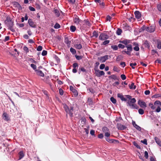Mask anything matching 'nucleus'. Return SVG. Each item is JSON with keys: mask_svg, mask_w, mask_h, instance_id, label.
<instances>
[{"mask_svg": "<svg viewBox=\"0 0 161 161\" xmlns=\"http://www.w3.org/2000/svg\"><path fill=\"white\" fill-rule=\"evenodd\" d=\"M85 24L88 26L90 27L91 25V23L89 22V21L87 20H84V21H83V22Z\"/></svg>", "mask_w": 161, "mask_h": 161, "instance_id": "28", "label": "nucleus"}, {"mask_svg": "<svg viewBox=\"0 0 161 161\" xmlns=\"http://www.w3.org/2000/svg\"><path fill=\"white\" fill-rule=\"evenodd\" d=\"M19 159L18 160H20L22 158L25 156V154H24L23 151H20L19 153Z\"/></svg>", "mask_w": 161, "mask_h": 161, "instance_id": "19", "label": "nucleus"}, {"mask_svg": "<svg viewBox=\"0 0 161 161\" xmlns=\"http://www.w3.org/2000/svg\"><path fill=\"white\" fill-rule=\"evenodd\" d=\"M129 87L130 89H135L136 88V86L134 85V83H132L130 85H129Z\"/></svg>", "mask_w": 161, "mask_h": 161, "instance_id": "30", "label": "nucleus"}, {"mask_svg": "<svg viewBox=\"0 0 161 161\" xmlns=\"http://www.w3.org/2000/svg\"><path fill=\"white\" fill-rule=\"evenodd\" d=\"M110 135V133L108 132H105L104 134V136L106 137H108Z\"/></svg>", "mask_w": 161, "mask_h": 161, "instance_id": "61", "label": "nucleus"}, {"mask_svg": "<svg viewBox=\"0 0 161 161\" xmlns=\"http://www.w3.org/2000/svg\"><path fill=\"white\" fill-rule=\"evenodd\" d=\"M118 47L119 48L124 49L125 47V45L121 44V43H120L118 44Z\"/></svg>", "mask_w": 161, "mask_h": 161, "instance_id": "34", "label": "nucleus"}, {"mask_svg": "<svg viewBox=\"0 0 161 161\" xmlns=\"http://www.w3.org/2000/svg\"><path fill=\"white\" fill-rule=\"evenodd\" d=\"M129 106H130V108L131 109H138L139 108L136 105L134 104H132L131 105H130Z\"/></svg>", "mask_w": 161, "mask_h": 161, "instance_id": "26", "label": "nucleus"}, {"mask_svg": "<svg viewBox=\"0 0 161 161\" xmlns=\"http://www.w3.org/2000/svg\"><path fill=\"white\" fill-rule=\"evenodd\" d=\"M109 40H105L103 42V44L104 45H106L108 44L109 43Z\"/></svg>", "mask_w": 161, "mask_h": 161, "instance_id": "57", "label": "nucleus"}, {"mask_svg": "<svg viewBox=\"0 0 161 161\" xmlns=\"http://www.w3.org/2000/svg\"><path fill=\"white\" fill-rule=\"evenodd\" d=\"M145 29L147 32L151 33L155 31V28L154 26L153 25L150 26V27H146Z\"/></svg>", "mask_w": 161, "mask_h": 161, "instance_id": "6", "label": "nucleus"}, {"mask_svg": "<svg viewBox=\"0 0 161 161\" xmlns=\"http://www.w3.org/2000/svg\"><path fill=\"white\" fill-rule=\"evenodd\" d=\"M110 101L111 102L114 104H115L116 103V100L115 99L114 97H111L110 98Z\"/></svg>", "mask_w": 161, "mask_h": 161, "instance_id": "35", "label": "nucleus"}, {"mask_svg": "<svg viewBox=\"0 0 161 161\" xmlns=\"http://www.w3.org/2000/svg\"><path fill=\"white\" fill-rule=\"evenodd\" d=\"M75 47L78 49H80L82 48V45L81 44H76L75 45Z\"/></svg>", "mask_w": 161, "mask_h": 161, "instance_id": "27", "label": "nucleus"}, {"mask_svg": "<svg viewBox=\"0 0 161 161\" xmlns=\"http://www.w3.org/2000/svg\"><path fill=\"white\" fill-rule=\"evenodd\" d=\"M35 72L36 74L41 76L43 77L44 76V74L42 72V71L39 69L36 70Z\"/></svg>", "mask_w": 161, "mask_h": 161, "instance_id": "17", "label": "nucleus"}, {"mask_svg": "<svg viewBox=\"0 0 161 161\" xmlns=\"http://www.w3.org/2000/svg\"><path fill=\"white\" fill-rule=\"evenodd\" d=\"M54 28L55 29H58L60 28V25L58 23H56L54 25Z\"/></svg>", "mask_w": 161, "mask_h": 161, "instance_id": "44", "label": "nucleus"}, {"mask_svg": "<svg viewBox=\"0 0 161 161\" xmlns=\"http://www.w3.org/2000/svg\"><path fill=\"white\" fill-rule=\"evenodd\" d=\"M110 77L114 80H116L117 79V77L114 75H112L110 76Z\"/></svg>", "mask_w": 161, "mask_h": 161, "instance_id": "49", "label": "nucleus"}, {"mask_svg": "<svg viewBox=\"0 0 161 161\" xmlns=\"http://www.w3.org/2000/svg\"><path fill=\"white\" fill-rule=\"evenodd\" d=\"M149 106L153 110L155 109L156 108L155 106H154L153 104V103H149Z\"/></svg>", "mask_w": 161, "mask_h": 161, "instance_id": "36", "label": "nucleus"}, {"mask_svg": "<svg viewBox=\"0 0 161 161\" xmlns=\"http://www.w3.org/2000/svg\"><path fill=\"white\" fill-rule=\"evenodd\" d=\"M42 47L41 46H39L37 47L36 50L37 51H41L42 50Z\"/></svg>", "mask_w": 161, "mask_h": 161, "instance_id": "64", "label": "nucleus"}, {"mask_svg": "<svg viewBox=\"0 0 161 161\" xmlns=\"http://www.w3.org/2000/svg\"><path fill=\"white\" fill-rule=\"evenodd\" d=\"M57 17H59L60 15L59 11L57 9H54L53 11Z\"/></svg>", "mask_w": 161, "mask_h": 161, "instance_id": "24", "label": "nucleus"}, {"mask_svg": "<svg viewBox=\"0 0 161 161\" xmlns=\"http://www.w3.org/2000/svg\"><path fill=\"white\" fill-rule=\"evenodd\" d=\"M31 67L34 70H35V71L36 70H37L36 69V65L33 64H31Z\"/></svg>", "mask_w": 161, "mask_h": 161, "instance_id": "41", "label": "nucleus"}, {"mask_svg": "<svg viewBox=\"0 0 161 161\" xmlns=\"http://www.w3.org/2000/svg\"><path fill=\"white\" fill-rule=\"evenodd\" d=\"M105 139L107 142L110 143H114L115 142H118V141L116 140L113 139H110L108 137H105Z\"/></svg>", "mask_w": 161, "mask_h": 161, "instance_id": "18", "label": "nucleus"}, {"mask_svg": "<svg viewBox=\"0 0 161 161\" xmlns=\"http://www.w3.org/2000/svg\"><path fill=\"white\" fill-rule=\"evenodd\" d=\"M143 45L145 47L148 49H149L150 47L149 43V42L147 40H146L144 41L143 43Z\"/></svg>", "mask_w": 161, "mask_h": 161, "instance_id": "22", "label": "nucleus"}, {"mask_svg": "<svg viewBox=\"0 0 161 161\" xmlns=\"http://www.w3.org/2000/svg\"><path fill=\"white\" fill-rule=\"evenodd\" d=\"M133 49L136 51H138L139 50V48L138 47V45L136 46L133 48Z\"/></svg>", "mask_w": 161, "mask_h": 161, "instance_id": "51", "label": "nucleus"}, {"mask_svg": "<svg viewBox=\"0 0 161 161\" xmlns=\"http://www.w3.org/2000/svg\"><path fill=\"white\" fill-rule=\"evenodd\" d=\"M135 17L137 19H140L141 17V14L139 11H136L134 12Z\"/></svg>", "mask_w": 161, "mask_h": 161, "instance_id": "16", "label": "nucleus"}, {"mask_svg": "<svg viewBox=\"0 0 161 161\" xmlns=\"http://www.w3.org/2000/svg\"><path fill=\"white\" fill-rule=\"evenodd\" d=\"M154 140L161 147V141L157 137H155Z\"/></svg>", "mask_w": 161, "mask_h": 161, "instance_id": "25", "label": "nucleus"}, {"mask_svg": "<svg viewBox=\"0 0 161 161\" xmlns=\"http://www.w3.org/2000/svg\"><path fill=\"white\" fill-rule=\"evenodd\" d=\"M14 25V22L13 21L8 23V29L13 32H14L15 31L14 29L13 28Z\"/></svg>", "mask_w": 161, "mask_h": 161, "instance_id": "9", "label": "nucleus"}, {"mask_svg": "<svg viewBox=\"0 0 161 161\" xmlns=\"http://www.w3.org/2000/svg\"><path fill=\"white\" fill-rule=\"evenodd\" d=\"M157 47L158 49H161V42L159 41L157 42Z\"/></svg>", "mask_w": 161, "mask_h": 161, "instance_id": "47", "label": "nucleus"}, {"mask_svg": "<svg viewBox=\"0 0 161 161\" xmlns=\"http://www.w3.org/2000/svg\"><path fill=\"white\" fill-rule=\"evenodd\" d=\"M23 50L26 52V53L29 52V49L26 46H24L23 47Z\"/></svg>", "mask_w": 161, "mask_h": 161, "instance_id": "55", "label": "nucleus"}, {"mask_svg": "<svg viewBox=\"0 0 161 161\" xmlns=\"http://www.w3.org/2000/svg\"><path fill=\"white\" fill-rule=\"evenodd\" d=\"M141 142L145 145L147 144V140L145 139L143 140H141Z\"/></svg>", "mask_w": 161, "mask_h": 161, "instance_id": "60", "label": "nucleus"}, {"mask_svg": "<svg viewBox=\"0 0 161 161\" xmlns=\"http://www.w3.org/2000/svg\"><path fill=\"white\" fill-rule=\"evenodd\" d=\"M138 104L141 108H146L147 107V104L146 103L142 100H139L138 101Z\"/></svg>", "mask_w": 161, "mask_h": 161, "instance_id": "8", "label": "nucleus"}, {"mask_svg": "<svg viewBox=\"0 0 161 161\" xmlns=\"http://www.w3.org/2000/svg\"><path fill=\"white\" fill-rule=\"evenodd\" d=\"M72 66L73 68L77 69L78 67V64L77 63H75L73 64Z\"/></svg>", "mask_w": 161, "mask_h": 161, "instance_id": "45", "label": "nucleus"}, {"mask_svg": "<svg viewBox=\"0 0 161 161\" xmlns=\"http://www.w3.org/2000/svg\"><path fill=\"white\" fill-rule=\"evenodd\" d=\"M74 22L77 25L83 23V21L80 19L77 15L74 16Z\"/></svg>", "mask_w": 161, "mask_h": 161, "instance_id": "3", "label": "nucleus"}, {"mask_svg": "<svg viewBox=\"0 0 161 161\" xmlns=\"http://www.w3.org/2000/svg\"><path fill=\"white\" fill-rule=\"evenodd\" d=\"M102 130L103 132H107L109 130L106 127H103L102 128Z\"/></svg>", "mask_w": 161, "mask_h": 161, "instance_id": "43", "label": "nucleus"}, {"mask_svg": "<svg viewBox=\"0 0 161 161\" xmlns=\"http://www.w3.org/2000/svg\"><path fill=\"white\" fill-rule=\"evenodd\" d=\"M93 36L95 37H97L98 36V34L96 31H94L93 33Z\"/></svg>", "mask_w": 161, "mask_h": 161, "instance_id": "46", "label": "nucleus"}, {"mask_svg": "<svg viewBox=\"0 0 161 161\" xmlns=\"http://www.w3.org/2000/svg\"><path fill=\"white\" fill-rule=\"evenodd\" d=\"M122 32V30L121 29L118 28L116 31V34L118 35H120Z\"/></svg>", "mask_w": 161, "mask_h": 161, "instance_id": "32", "label": "nucleus"}, {"mask_svg": "<svg viewBox=\"0 0 161 161\" xmlns=\"http://www.w3.org/2000/svg\"><path fill=\"white\" fill-rule=\"evenodd\" d=\"M70 90L71 91L74 93V95L75 97H76L78 96V92L75 89L74 87L71 86L69 87Z\"/></svg>", "mask_w": 161, "mask_h": 161, "instance_id": "15", "label": "nucleus"}, {"mask_svg": "<svg viewBox=\"0 0 161 161\" xmlns=\"http://www.w3.org/2000/svg\"><path fill=\"white\" fill-rule=\"evenodd\" d=\"M133 145L137 148L140 149L141 147L136 142H133Z\"/></svg>", "mask_w": 161, "mask_h": 161, "instance_id": "50", "label": "nucleus"}, {"mask_svg": "<svg viewBox=\"0 0 161 161\" xmlns=\"http://www.w3.org/2000/svg\"><path fill=\"white\" fill-rule=\"evenodd\" d=\"M63 105V108L66 113V117H67L68 114H69L71 117H73V112L74 111L73 107L71 106L70 107H69L66 104H64Z\"/></svg>", "mask_w": 161, "mask_h": 161, "instance_id": "2", "label": "nucleus"}, {"mask_svg": "<svg viewBox=\"0 0 161 161\" xmlns=\"http://www.w3.org/2000/svg\"><path fill=\"white\" fill-rule=\"evenodd\" d=\"M117 127L119 130H124L126 128V127L125 125L120 124H117Z\"/></svg>", "mask_w": 161, "mask_h": 161, "instance_id": "13", "label": "nucleus"}, {"mask_svg": "<svg viewBox=\"0 0 161 161\" xmlns=\"http://www.w3.org/2000/svg\"><path fill=\"white\" fill-rule=\"evenodd\" d=\"M76 29V27L74 25H71L70 27V31L72 32H74Z\"/></svg>", "mask_w": 161, "mask_h": 161, "instance_id": "29", "label": "nucleus"}, {"mask_svg": "<svg viewBox=\"0 0 161 161\" xmlns=\"http://www.w3.org/2000/svg\"><path fill=\"white\" fill-rule=\"evenodd\" d=\"M70 52L73 54H75L76 53V51L75 49L72 47H71L70 49Z\"/></svg>", "mask_w": 161, "mask_h": 161, "instance_id": "37", "label": "nucleus"}, {"mask_svg": "<svg viewBox=\"0 0 161 161\" xmlns=\"http://www.w3.org/2000/svg\"><path fill=\"white\" fill-rule=\"evenodd\" d=\"M136 100L135 98H132L131 100H128L127 103V106H128L133 104L136 102Z\"/></svg>", "mask_w": 161, "mask_h": 161, "instance_id": "11", "label": "nucleus"}, {"mask_svg": "<svg viewBox=\"0 0 161 161\" xmlns=\"http://www.w3.org/2000/svg\"><path fill=\"white\" fill-rule=\"evenodd\" d=\"M47 51L46 50H43L42 53V55L43 56H45L47 55Z\"/></svg>", "mask_w": 161, "mask_h": 161, "instance_id": "53", "label": "nucleus"}, {"mask_svg": "<svg viewBox=\"0 0 161 161\" xmlns=\"http://www.w3.org/2000/svg\"><path fill=\"white\" fill-rule=\"evenodd\" d=\"M28 23L29 25L32 28H36V25L35 24V23L33 22L32 19H29L28 20Z\"/></svg>", "mask_w": 161, "mask_h": 161, "instance_id": "10", "label": "nucleus"}, {"mask_svg": "<svg viewBox=\"0 0 161 161\" xmlns=\"http://www.w3.org/2000/svg\"><path fill=\"white\" fill-rule=\"evenodd\" d=\"M154 105H159L161 106V102L159 100L156 101L154 103Z\"/></svg>", "mask_w": 161, "mask_h": 161, "instance_id": "42", "label": "nucleus"}, {"mask_svg": "<svg viewBox=\"0 0 161 161\" xmlns=\"http://www.w3.org/2000/svg\"><path fill=\"white\" fill-rule=\"evenodd\" d=\"M64 42L67 45L68 47H69L71 42L69 40L68 37H66L64 38Z\"/></svg>", "mask_w": 161, "mask_h": 161, "instance_id": "23", "label": "nucleus"}, {"mask_svg": "<svg viewBox=\"0 0 161 161\" xmlns=\"http://www.w3.org/2000/svg\"><path fill=\"white\" fill-rule=\"evenodd\" d=\"M132 124L133 126L137 130L140 131L141 130L142 128L139 125H137L135 121H132Z\"/></svg>", "mask_w": 161, "mask_h": 161, "instance_id": "12", "label": "nucleus"}, {"mask_svg": "<svg viewBox=\"0 0 161 161\" xmlns=\"http://www.w3.org/2000/svg\"><path fill=\"white\" fill-rule=\"evenodd\" d=\"M75 57L76 58V59L78 60H80L82 58V56H79V55H75Z\"/></svg>", "mask_w": 161, "mask_h": 161, "instance_id": "52", "label": "nucleus"}, {"mask_svg": "<svg viewBox=\"0 0 161 161\" xmlns=\"http://www.w3.org/2000/svg\"><path fill=\"white\" fill-rule=\"evenodd\" d=\"M117 97L119 98L122 101H127V99L126 98L124 97L123 96L120 94L118 93L117 94Z\"/></svg>", "mask_w": 161, "mask_h": 161, "instance_id": "20", "label": "nucleus"}, {"mask_svg": "<svg viewBox=\"0 0 161 161\" xmlns=\"http://www.w3.org/2000/svg\"><path fill=\"white\" fill-rule=\"evenodd\" d=\"M59 92L60 95H62L63 94L64 91L62 89L60 88L59 89Z\"/></svg>", "mask_w": 161, "mask_h": 161, "instance_id": "62", "label": "nucleus"}, {"mask_svg": "<svg viewBox=\"0 0 161 161\" xmlns=\"http://www.w3.org/2000/svg\"><path fill=\"white\" fill-rule=\"evenodd\" d=\"M157 8L158 10L161 12V3H159L157 5Z\"/></svg>", "mask_w": 161, "mask_h": 161, "instance_id": "48", "label": "nucleus"}, {"mask_svg": "<svg viewBox=\"0 0 161 161\" xmlns=\"http://www.w3.org/2000/svg\"><path fill=\"white\" fill-rule=\"evenodd\" d=\"M3 116L4 120L6 121H8L9 120V119L8 118V115L6 113H3Z\"/></svg>", "mask_w": 161, "mask_h": 161, "instance_id": "21", "label": "nucleus"}, {"mask_svg": "<svg viewBox=\"0 0 161 161\" xmlns=\"http://www.w3.org/2000/svg\"><path fill=\"white\" fill-rule=\"evenodd\" d=\"M111 48L114 51L117 50L118 49V46H117L116 45H112L111 46Z\"/></svg>", "mask_w": 161, "mask_h": 161, "instance_id": "31", "label": "nucleus"}, {"mask_svg": "<svg viewBox=\"0 0 161 161\" xmlns=\"http://www.w3.org/2000/svg\"><path fill=\"white\" fill-rule=\"evenodd\" d=\"M105 67V65L104 64H101L99 67L100 69H103Z\"/></svg>", "mask_w": 161, "mask_h": 161, "instance_id": "58", "label": "nucleus"}, {"mask_svg": "<svg viewBox=\"0 0 161 161\" xmlns=\"http://www.w3.org/2000/svg\"><path fill=\"white\" fill-rule=\"evenodd\" d=\"M108 59V55H106L103 56L101 57L98 58V59L102 63L105 62Z\"/></svg>", "mask_w": 161, "mask_h": 161, "instance_id": "5", "label": "nucleus"}, {"mask_svg": "<svg viewBox=\"0 0 161 161\" xmlns=\"http://www.w3.org/2000/svg\"><path fill=\"white\" fill-rule=\"evenodd\" d=\"M120 77L123 80H124L126 79V76L124 74L121 75Z\"/></svg>", "mask_w": 161, "mask_h": 161, "instance_id": "56", "label": "nucleus"}, {"mask_svg": "<svg viewBox=\"0 0 161 161\" xmlns=\"http://www.w3.org/2000/svg\"><path fill=\"white\" fill-rule=\"evenodd\" d=\"M99 39L101 40H104L108 38L109 36L104 33L101 34L99 36Z\"/></svg>", "mask_w": 161, "mask_h": 161, "instance_id": "4", "label": "nucleus"}, {"mask_svg": "<svg viewBox=\"0 0 161 161\" xmlns=\"http://www.w3.org/2000/svg\"><path fill=\"white\" fill-rule=\"evenodd\" d=\"M88 102V103L89 105H92L93 104V102L92 99L90 98H88L87 100Z\"/></svg>", "mask_w": 161, "mask_h": 161, "instance_id": "33", "label": "nucleus"}, {"mask_svg": "<svg viewBox=\"0 0 161 161\" xmlns=\"http://www.w3.org/2000/svg\"><path fill=\"white\" fill-rule=\"evenodd\" d=\"M81 122L84 124L86 122V119L85 117H82L81 119Z\"/></svg>", "mask_w": 161, "mask_h": 161, "instance_id": "39", "label": "nucleus"}, {"mask_svg": "<svg viewBox=\"0 0 161 161\" xmlns=\"http://www.w3.org/2000/svg\"><path fill=\"white\" fill-rule=\"evenodd\" d=\"M139 113L141 115H142L144 113V111L142 108H140L138 110Z\"/></svg>", "mask_w": 161, "mask_h": 161, "instance_id": "38", "label": "nucleus"}, {"mask_svg": "<svg viewBox=\"0 0 161 161\" xmlns=\"http://www.w3.org/2000/svg\"><path fill=\"white\" fill-rule=\"evenodd\" d=\"M161 108H160V107L159 106H158L157 107V109H156V110H155V112H157V113H159L161 111Z\"/></svg>", "mask_w": 161, "mask_h": 161, "instance_id": "63", "label": "nucleus"}, {"mask_svg": "<svg viewBox=\"0 0 161 161\" xmlns=\"http://www.w3.org/2000/svg\"><path fill=\"white\" fill-rule=\"evenodd\" d=\"M12 21L11 19L9 17H7L6 18V19L5 21V22H8V23L11 22Z\"/></svg>", "mask_w": 161, "mask_h": 161, "instance_id": "54", "label": "nucleus"}, {"mask_svg": "<svg viewBox=\"0 0 161 161\" xmlns=\"http://www.w3.org/2000/svg\"><path fill=\"white\" fill-rule=\"evenodd\" d=\"M12 3L14 7L18 8L19 10L21 9L22 7L18 2L15 1L13 2Z\"/></svg>", "mask_w": 161, "mask_h": 161, "instance_id": "14", "label": "nucleus"}, {"mask_svg": "<svg viewBox=\"0 0 161 161\" xmlns=\"http://www.w3.org/2000/svg\"><path fill=\"white\" fill-rule=\"evenodd\" d=\"M144 157L146 159H147L148 157V154L147 151H145L144 152Z\"/></svg>", "mask_w": 161, "mask_h": 161, "instance_id": "59", "label": "nucleus"}, {"mask_svg": "<svg viewBox=\"0 0 161 161\" xmlns=\"http://www.w3.org/2000/svg\"><path fill=\"white\" fill-rule=\"evenodd\" d=\"M137 65V64L136 63H130V65L131 66L132 68L133 69H135V67L134 66H136Z\"/></svg>", "mask_w": 161, "mask_h": 161, "instance_id": "40", "label": "nucleus"}, {"mask_svg": "<svg viewBox=\"0 0 161 161\" xmlns=\"http://www.w3.org/2000/svg\"><path fill=\"white\" fill-rule=\"evenodd\" d=\"M96 75L97 77H100L102 75H104L105 73L103 71H100L99 70H95Z\"/></svg>", "mask_w": 161, "mask_h": 161, "instance_id": "7", "label": "nucleus"}, {"mask_svg": "<svg viewBox=\"0 0 161 161\" xmlns=\"http://www.w3.org/2000/svg\"><path fill=\"white\" fill-rule=\"evenodd\" d=\"M119 42L124 44L127 49H125L122 51V53L125 54H126L128 55H130L131 53L133 50L132 45L130 44H128L130 42V40L127 39H125L123 40H120Z\"/></svg>", "mask_w": 161, "mask_h": 161, "instance_id": "1", "label": "nucleus"}]
</instances>
